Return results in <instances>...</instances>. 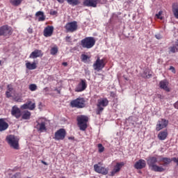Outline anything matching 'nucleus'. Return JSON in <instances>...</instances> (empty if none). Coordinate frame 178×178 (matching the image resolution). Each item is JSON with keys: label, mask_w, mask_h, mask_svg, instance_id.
I'll list each match as a JSON object with an SVG mask.
<instances>
[{"label": "nucleus", "mask_w": 178, "mask_h": 178, "mask_svg": "<svg viewBox=\"0 0 178 178\" xmlns=\"http://www.w3.org/2000/svg\"><path fill=\"white\" fill-rule=\"evenodd\" d=\"M146 161L149 168H151L153 172H162L166 170V169L163 168V167L156 165V163L158 162V158L156 156H149L147 159H146Z\"/></svg>", "instance_id": "1"}, {"label": "nucleus", "mask_w": 178, "mask_h": 178, "mask_svg": "<svg viewBox=\"0 0 178 178\" xmlns=\"http://www.w3.org/2000/svg\"><path fill=\"white\" fill-rule=\"evenodd\" d=\"M6 140L13 149H20V145L19 144V139L17 136H15V135H8L6 136Z\"/></svg>", "instance_id": "2"}, {"label": "nucleus", "mask_w": 178, "mask_h": 178, "mask_svg": "<svg viewBox=\"0 0 178 178\" xmlns=\"http://www.w3.org/2000/svg\"><path fill=\"white\" fill-rule=\"evenodd\" d=\"M76 122L78 124V127H79V130L81 131H86L87 130V123H88V117L86 115H79L76 118Z\"/></svg>", "instance_id": "3"}, {"label": "nucleus", "mask_w": 178, "mask_h": 178, "mask_svg": "<svg viewBox=\"0 0 178 178\" xmlns=\"http://www.w3.org/2000/svg\"><path fill=\"white\" fill-rule=\"evenodd\" d=\"M109 105V100L107 98H101L97 100L96 114L101 115L104 112V108Z\"/></svg>", "instance_id": "4"}, {"label": "nucleus", "mask_w": 178, "mask_h": 178, "mask_svg": "<svg viewBox=\"0 0 178 178\" xmlns=\"http://www.w3.org/2000/svg\"><path fill=\"white\" fill-rule=\"evenodd\" d=\"M71 108H76V109H83L86 108V99L84 97H78L70 102Z\"/></svg>", "instance_id": "5"}, {"label": "nucleus", "mask_w": 178, "mask_h": 178, "mask_svg": "<svg viewBox=\"0 0 178 178\" xmlns=\"http://www.w3.org/2000/svg\"><path fill=\"white\" fill-rule=\"evenodd\" d=\"M95 38L94 37H86L81 40V45L82 48L86 49H91L95 45Z\"/></svg>", "instance_id": "6"}, {"label": "nucleus", "mask_w": 178, "mask_h": 178, "mask_svg": "<svg viewBox=\"0 0 178 178\" xmlns=\"http://www.w3.org/2000/svg\"><path fill=\"white\" fill-rule=\"evenodd\" d=\"M36 123L35 129L39 133H44V131H47V120L40 118L36 121Z\"/></svg>", "instance_id": "7"}, {"label": "nucleus", "mask_w": 178, "mask_h": 178, "mask_svg": "<svg viewBox=\"0 0 178 178\" xmlns=\"http://www.w3.org/2000/svg\"><path fill=\"white\" fill-rule=\"evenodd\" d=\"M106 65V63H105V58L101 59L99 56H97L96 61L93 63L94 70H97V72H99V70H102V69L105 67Z\"/></svg>", "instance_id": "8"}, {"label": "nucleus", "mask_w": 178, "mask_h": 178, "mask_svg": "<svg viewBox=\"0 0 178 178\" xmlns=\"http://www.w3.org/2000/svg\"><path fill=\"white\" fill-rule=\"evenodd\" d=\"M101 163H98V164L94 165V170L96 173H99V175H103L104 176H106L108 173H109V168H105L104 166H100Z\"/></svg>", "instance_id": "9"}, {"label": "nucleus", "mask_w": 178, "mask_h": 178, "mask_svg": "<svg viewBox=\"0 0 178 178\" xmlns=\"http://www.w3.org/2000/svg\"><path fill=\"white\" fill-rule=\"evenodd\" d=\"M79 25H77V22L76 21L68 22L64 26L67 33H74V31H77Z\"/></svg>", "instance_id": "10"}, {"label": "nucleus", "mask_w": 178, "mask_h": 178, "mask_svg": "<svg viewBox=\"0 0 178 178\" xmlns=\"http://www.w3.org/2000/svg\"><path fill=\"white\" fill-rule=\"evenodd\" d=\"M65 137L66 129L61 128L55 132L54 138L56 141H60V140H65Z\"/></svg>", "instance_id": "11"}, {"label": "nucleus", "mask_w": 178, "mask_h": 178, "mask_svg": "<svg viewBox=\"0 0 178 178\" xmlns=\"http://www.w3.org/2000/svg\"><path fill=\"white\" fill-rule=\"evenodd\" d=\"M3 35L4 37H9L12 35V27L8 25H3L0 27V37Z\"/></svg>", "instance_id": "12"}, {"label": "nucleus", "mask_w": 178, "mask_h": 178, "mask_svg": "<svg viewBox=\"0 0 178 178\" xmlns=\"http://www.w3.org/2000/svg\"><path fill=\"white\" fill-rule=\"evenodd\" d=\"M169 124V122L163 118L159 120L157 122L156 126V131H161L163 129H165V127H168V124Z\"/></svg>", "instance_id": "13"}, {"label": "nucleus", "mask_w": 178, "mask_h": 178, "mask_svg": "<svg viewBox=\"0 0 178 178\" xmlns=\"http://www.w3.org/2000/svg\"><path fill=\"white\" fill-rule=\"evenodd\" d=\"M87 88V81L86 79H81L80 83L76 86L75 88L76 92H81Z\"/></svg>", "instance_id": "14"}, {"label": "nucleus", "mask_w": 178, "mask_h": 178, "mask_svg": "<svg viewBox=\"0 0 178 178\" xmlns=\"http://www.w3.org/2000/svg\"><path fill=\"white\" fill-rule=\"evenodd\" d=\"M124 166V162L117 163L114 166V168L112 170V171L110 172V176H115L117 173H119L120 172V169Z\"/></svg>", "instance_id": "15"}, {"label": "nucleus", "mask_w": 178, "mask_h": 178, "mask_svg": "<svg viewBox=\"0 0 178 178\" xmlns=\"http://www.w3.org/2000/svg\"><path fill=\"white\" fill-rule=\"evenodd\" d=\"M83 5L88 8H97L98 6V0H83Z\"/></svg>", "instance_id": "16"}, {"label": "nucleus", "mask_w": 178, "mask_h": 178, "mask_svg": "<svg viewBox=\"0 0 178 178\" xmlns=\"http://www.w3.org/2000/svg\"><path fill=\"white\" fill-rule=\"evenodd\" d=\"M54 26H49L48 25L46 26L43 31V35L44 37L48 38V37H52L54 34Z\"/></svg>", "instance_id": "17"}, {"label": "nucleus", "mask_w": 178, "mask_h": 178, "mask_svg": "<svg viewBox=\"0 0 178 178\" xmlns=\"http://www.w3.org/2000/svg\"><path fill=\"white\" fill-rule=\"evenodd\" d=\"M11 115L14 118H16V119H19L22 116V111H20V108L17 106H13L11 109Z\"/></svg>", "instance_id": "18"}, {"label": "nucleus", "mask_w": 178, "mask_h": 178, "mask_svg": "<svg viewBox=\"0 0 178 178\" xmlns=\"http://www.w3.org/2000/svg\"><path fill=\"white\" fill-rule=\"evenodd\" d=\"M44 54H42V51L40 49H35L29 56L31 59H36V58H41Z\"/></svg>", "instance_id": "19"}, {"label": "nucleus", "mask_w": 178, "mask_h": 178, "mask_svg": "<svg viewBox=\"0 0 178 178\" xmlns=\"http://www.w3.org/2000/svg\"><path fill=\"white\" fill-rule=\"evenodd\" d=\"M9 129V124L5 121V119L0 118V131H5Z\"/></svg>", "instance_id": "20"}, {"label": "nucleus", "mask_w": 178, "mask_h": 178, "mask_svg": "<svg viewBox=\"0 0 178 178\" xmlns=\"http://www.w3.org/2000/svg\"><path fill=\"white\" fill-rule=\"evenodd\" d=\"M145 160L144 159H140L138 161L136 162L134 164L135 169H144L146 166Z\"/></svg>", "instance_id": "21"}, {"label": "nucleus", "mask_w": 178, "mask_h": 178, "mask_svg": "<svg viewBox=\"0 0 178 178\" xmlns=\"http://www.w3.org/2000/svg\"><path fill=\"white\" fill-rule=\"evenodd\" d=\"M168 86H169V82H168V81L166 80H163L159 83L160 88L164 90L165 91H167V92H170V89L169 88V87H168Z\"/></svg>", "instance_id": "22"}, {"label": "nucleus", "mask_w": 178, "mask_h": 178, "mask_svg": "<svg viewBox=\"0 0 178 178\" xmlns=\"http://www.w3.org/2000/svg\"><path fill=\"white\" fill-rule=\"evenodd\" d=\"M58 3H63L65 2V0H56ZM67 1V3L69 5H71V6H77V5H80V0H65Z\"/></svg>", "instance_id": "23"}, {"label": "nucleus", "mask_w": 178, "mask_h": 178, "mask_svg": "<svg viewBox=\"0 0 178 178\" xmlns=\"http://www.w3.org/2000/svg\"><path fill=\"white\" fill-rule=\"evenodd\" d=\"M157 137L159 140H160L161 141H163L164 140H166V138H168V130L160 131Z\"/></svg>", "instance_id": "24"}, {"label": "nucleus", "mask_w": 178, "mask_h": 178, "mask_svg": "<svg viewBox=\"0 0 178 178\" xmlns=\"http://www.w3.org/2000/svg\"><path fill=\"white\" fill-rule=\"evenodd\" d=\"M25 66L28 70H35L37 69V63L35 61L33 62L32 63L30 62H27L25 64Z\"/></svg>", "instance_id": "25"}, {"label": "nucleus", "mask_w": 178, "mask_h": 178, "mask_svg": "<svg viewBox=\"0 0 178 178\" xmlns=\"http://www.w3.org/2000/svg\"><path fill=\"white\" fill-rule=\"evenodd\" d=\"M172 10L174 17H175V19H178V3H172Z\"/></svg>", "instance_id": "26"}, {"label": "nucleus", "mask_w": 178, "mask_h": 178, "mask_svg": "<svg viewBox=\"0 0 178 178\" xmlns=\"http://www.w3.org/2000/svg\"><path fill=\"white\" fill-rule=\"evenodd\" d=\"M21 109H29V111H34V109H35V103H33L31 106H29V103H26L21 106Z\"/></svg>", "instance_id": "27"}, {"label": "nucleus", "mask_w": 178, "mask_h": 178, "mask_svg": "<svg viewBox=\"0 0 178 178\" xmlns=\"http://www.w3.org/2000/svg\"><path fill=\"white\" fill-rule=\"evenodd\" d=\"M35 16L38 18V22H44L45 20V15H44V12L38 11L35 13Z\"/></svg>", "instance_id": "28"}, {"label": "nucleus", "mask_w": 178, "mask_h": 178, "mask_svg": "<svg viewBox=\"0 0 178 178\" xmlns=\"http://www.w3.org/2000/svg\"><path fill=\"white\" fill-rule=\"evenodd\" d=\"M172 159L168 157H163L161 159V162H163V166H168L172 162Z\"/></svg>", "instance_id": "29"}, {"label": "nucleus", "mask_w": 178, "mask_h": 178, "mask_svg": "<svg viewBox=\"0 0 178 178\" xmlns=\"http://www.w3.org/2000/svg\"><path fill=\"white\" fill-rule=\"evenodd\" d=\"M31 116V113L29 111H25L23 112L22 118L24 120H29Z\"/></svg>", "instance_id": "30"}, {"label": "nucleus", "mask_w": 178, "mask_h": 178, "mask_svg": "<svg viewBox=\"0 0 178 178\" xmlns=\"http://www.w3.org/2000/svg\"><path fill=\"white\" fill-rule=\"evenodd\" d=\"M22 2H23V0H10V3L13 6H20Z\"/></svg>", "instance_id": "31"}, {"label": "nucleus", "mask_w": 178, "mask_h": 178, "mask_svg": "<svg viewBox=\"0 0 178 178\" xmlns=\"http://www.w3.org/2000/svg\"><path fill=\"white\" fill-rule=\"evenodd\" d=\"M168 49H169V51H168L169 54H176V52H178V48L175 45L170 47Z\"/></svg>", "instance_id": "32"}, {"label": "nucleus", "mask_w": 178, "mask_h": 178, "mask_svg": "<svg viewBox=\"0 0 178 178\" xmlns=\"http://www.w3.org/2000/svg\"><path fill=\"white\" fill-rule=\"evenodd\" d=\"M51 55H56L58 54V47H52L50 51Z\"/></svg>", "instance_id": "33"}, {"label": "nucleus", "mask_w": 178, "mask_h": 178, "mask_svg": "<svg viewBox=\"0 0 178 178\" xmlns=\"http://www.w3.org/2000/svg\"><path fill=\"white\" fill-rule=\"evenodd\" d=\"M29 89L30 90V91H35L37 90V85L31 83L29 85Z\"/></svg>", "instance_id": "34"}, {"label": "nucleus", "mask_w": 178, "mask_h": 178, "mask_svg": "<svg viewBox=\"0 0 178 178\" xmlns=\"http://www.w3.org/2000/svg\"><path fill=\"white\" fill-rule=\"evenodd\" d=\"M10 178H22V172H16Z\"/></svg>", "instance_id": "35"}, {"label": "nucleus", "mask_w": 178, "mask_h": 178, "mask_svg": "<svg viewBox=\"0 0 178 178\" xmlns=\"http://www.w3.org/2000/svg\"><path fill=\"white\" fill-rule=\"evenodd\" d=\"M81 59L82 62H86V60H87L88 59H90V57H88V56L86 54H81Z\"/></svg>", "instance_id": "36"}, {"label": "nucleus", "mask_w": 178, "mask_h": 178, "mask_svg": "<svg viewBox=\"0 0 178 178\" xmlns=\"http://www.w3.org/2000/svg\"><path fill=\"white\" fill-rule=\"evenodd\" d=\"M97 147L99 148V152L102 153L104 152V151H105V147H103L102 144H98Z\"/></svg>", "instance_id": "37"}, {"label": "nucleus", "mask_w": 178, "mask_h": 178, "mask_svg": "<svg viewBox=\"0 0 178 178\" xmlns=\"http://www.w3.org/2000/svg\"><path fill=\"white\" fill-rule=\"evenodd\" d=\"M162 13H163V11H159V13L156 14V17H157V19H160V20H162V19H163L162 17Z\"/></svg>", "instance_id": "38"}, {"label": "nucleus", "mask_w": 178, "mask_h": 178, "mask_svg": "<svg viewBox=\"0 0 178 178\" xmlns=\"http://www.w3.org/2000/svg\"><path fill=\"white\" fill-rule=\"evenodd\" d=\"M145 74L146 79H151V77H152V74L149 73V72L145 71Z\"/></svg>", "instance_id": "39"}, {"label": "nucleus", "mask_w": 178, "mask_h": 178, "mask_svg": "<svg viewBox=\"0 0 178 178\" xmlns=\"http://www.w3.org/2000/svg\"><path fill=\"white\" fill-rule=\"evenodd\" d=\"M50 15L51 16H55L56 15H58V11L54 10H50Z\"/></svg>", "instance_id": "40"}, {"label": "nucleus", "mask_w": 178, "mask_h": 178, "mask_svg": "<svg viewBox=\"0 0 178 178\" xmlns=\"http://www.w3.org/2000/svg\"><path fill=\"white\" fill-rule=\"evenodd\" d=\"M8 90L10 92H12V91H13V87L12 86V85H8L7 86Z\"/></svg>", "instance_id": "41"}, {"label": "nucleus", "mask_w": 178, "mask_h": 178, "mask_svg": "<svg viewBox=\"0 0 178 178\" xmlns=\"http://www.w3.org/2000/svg\"><path fill=\"white\" fill-rule=\"evenodd\" d=\"M65 41H66V42H72V37L66 36L65 37Z\"/></svg>", "instance_id": "42"}, {"label": "nucleus", "mask_w": 178, "mask_h": 178, "mask_svg": "<svg viewBox=\"0 0 178 178\" xmlns=\"http://www.w3.org/2000/svg\"><path fill=\"white\" fill-rule=\"evenodd\" d=\"M6 95L7 98H10V97H12V94L10 93V92H9L8 90L6 92Z\"/></svg>", "instance_id": "43"}, {"label": "nucleus", "mask_w": 178, "mask_h": 178, "mask_svg": "<svg viewBox=\"0 0 178 178\" xmlns=\"http://www.w3.org/2000/svg\"><path fill=\"white\" fill-rule=\"evenodd\" d=\"M18 170H20V167H15V168L12 170V172H18Z\"/></svg>", "instance_id": "44"}, {"label": "nucleus", "mask_w": 178, "mask_h": 178, "mask_svg": "<svg viewBox=\"0 0 178 178\" xmlns=\"http://www.w3.org/2000/svg\"><path fill=\"white\" fill-rule=\"evenodd\" d=\"M97 3H106V0H97Z\"/></svg>", "instance_id": "45"}, {"label": "nucleus", "mask_w": 178, "mask_h": 178, "mask_svg": "<svg viewBox=\"0 0 178 178\" xmlns=\"http://www.w3.org/2000/svg\"><path fill=\"white\" fill-rule=\"evenodd\" d=\"M155 37L157 40H161L162 38V35L160 34L156 35Z\"/></svg>", "instance_id": "46"}, {"label": "nucleus", "mask_w": 178, "mask_h": 178, "mask_svg": "<svg viewBox=\"0 0 178 178\" xmlns=\"http://www.w3.org/2000/svg\"><path fill=\"white\" fill-rule=\"evenodd\" d=\"M15 101H16V102H22V98L15 97Z\"/></svg>", "instance_id": "47"}, {"label": "nucleus", "mask_w": 178, "mask_h": 178, "mask_svg": "<svg viewBox=\"0 0 178 178\" xmlns=\"http://www.w3.org/2000/svg\"><path fill=\"white\" fill-rule=\"evenodd\" d=\"M174 108L175 109H178V101H177L175 104H174Z\"/></svg>", "instance_id": "48"}, {"label": "nucleus", "mask_w": 178, "mask_h": 178, "mask_svg": "<svg viewBox=\"0 0 178 178\" xmlns=\"http://www.w3.org/2000/svg\"><path fill=\"white\" fill-rule=\"evenodd\" d=\"M26 104H29L28 106H31V105H33V103L31 101H28Z\"/></svg>", "instance_id": "49"}, {"label": "nucleus", "mask_w": 178, "mask_h": 178, "mask_svg": "<svg viewBox=\"0 0 178 178\" xmlns=\"http://www.w3.org/2000/svg\"><path fill=\"white\" fill-rule=\"evenodd\" d=\"M44 91H45V92H48V91H49V88L48 87H46L44 88Z\"/></svg>", "instance_id": "50"}, {"label": "nucleus", "mask_w": 178, "mask_h": 178, "mask_svg": "<svg viewBox=\"0 0 178 178\" xmlns=\"http://www.w3.org/2000/svg\"><path fill=\"white\" fill-rule=\"evenodd\" d=\"M170 70H172V72H175V67L170 66Z\"/></svg>", "instance_id": "51"}, {"label": "nucleus", "mask_w": 178, "mask_h": 178, "mask_svg": "<svg viewBox=\"0 0 178 178\" xmlns=\"http://www.w3.org/2000/svg\"><path fill=\"white\" fill-rule=\"evenodd\" d=\"M62 65H63V66L66 67V66H67V63L63 62V63H62Z\"/></svg>", "instance_id": "52"}, {"label": "nucleus", "mask_w": 178, "mask_h": 178, "mask_svg": "<svg viewBox=\"0 0 178 178\" xmlns=\"http://www.w3.org/2000/svg\"><path fill=\"white\" fill-rule=\"evenodd\" d=\"M41 163H43V165H48V163L44 161H42Z\"/></svg>", "instance_id": "53"}, {"label": "nucleus", "mask_w": 178, "mask_h": 178, "mask_svg": "<svg viewBox=\"0 0 178 178\" xmlns=\"http://www.w3.org/2000/svg\"><path fill=\"white\" fill-rule=\"evenodd\" d=\"M68 140H74V136H70L68 138Z\"/></svg>", "instance_id": "54"}, {"label": "nucleus", "mask_w": 178, "mask_h": 178, "mask_svg": "<svg viewBox=\"0 0 178 178\" xmlns=\"http://www.w3.org/2000/svg\"><path fill=\"white\" fill-rule=\"evenodd\" d=\"M175 47H178V40L177 42H175Z\"/></svg>", "instance_id": "55"}, {"label": "nucleus", "mask_w": 178, "mask_h": 178, "mask_svg": "<svg viewBox=\"0 0 178 178\" xmlns=\"http://www.w3.org/2000/svg\"><path fill=\"white\" fill-rule=\"evenodd\" d=\"M56 91H57L58 94H60V90L56 89Z\"/></svg>", "instance_id": "56"}, {"label": "nucleus", "mask_w": 178, "mask_h": 178, "mask_svg": "<svg viewBox=\"0 0 178 178\" xmlns=\"http://www.w3.org/2000/svg\"><path fill=\"white\" fill-rule=\"evenodd\" d=\"M1 63H2V61L0 60V65H1Z\"/></svg>", "instance_id": "57"}, {"label": "nucleus", "mask_w": 178, "mask_h": 178, "mask_svg": "<svg viewBox=\"0 0 178 178\" xmlns=\"http://www.w3.org/2000/svg\"><path fill=\"white\" fill-rule=\"evenodd\" d=\"M125 80H127V78H125Z\"/></svg>", "instance_id": "58"}]
</instances>
